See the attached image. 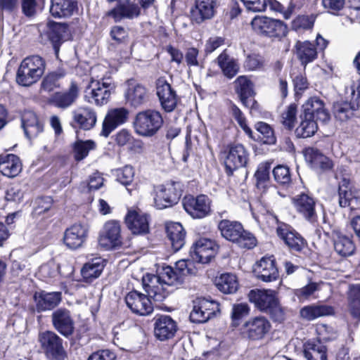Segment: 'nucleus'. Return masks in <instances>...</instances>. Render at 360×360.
Instances as JSON below:
<instances>
[{
	"mask_svg": "<svg viewBox=\"0 0 360 360\" xmlns=\"http://www.w3.org/2000/svg\"><path fill=\"white\" fill-rule=\"evenodd\" d=\"M166 231L174 250H179L185 244L186 232L182 225L178 222H171L167 225Z\"/></svg>",
	"mask_w": 360,
	"mask_h": 360,
	"instance_id": "ea45409f",
	"label": "nucleus"
},
{
	"mask_svg": "<svg viewBox=\"0 0 360 360\" xmlns=\"http://www.w3.org/2000/svg\"><path fill=\"white\" fill-rule=\"evenodd\" d=\"M271 169V164L269 162L261 163L257 172H255V176L257 180V188H265L266 183L269 179V172Z\"/></svg>",
	"mask_w": 360,
	"mask_h": 360,
	"instance_id": "4d7b16f0",
	"label": "nucleus"
},
{
	"mask_svg": "<svg viewBox=\"0 0 360 360\" xmlns=\"http://www.w3.org/2000/svg\"><path fill=\"white\" fill-rule=\"evenodd\" d=\"M221 236L240 248L252 249L257 245V239L252 233L245 231L241 223L237 221L221 219L217 224Z\"/></svg>",
	"mask_w": 360,
	"mask_h": 360,
	"instance_id": "f03ea898",
	"label": "nucleus"
},
{
	"mask_svg": "<svg viewBox=\"0 0 360 360\" xmlns=\"http://www.w3.org/2000/svg\"><path fill=\"white\" fill-rule=\"evenodd\" d=\"M219 249L214 241L200 238L191 248L190 255L194 262L207 264L210 262Z\"/></svg>",
	"mask_w": 360,
	"mask_h": 360,
	"instance_id": "4468645a",
	"label": "nucleus"
},
{
	"mask_svg": "<svg viewBox=\"0 0 360 360\" xmlns=\"http://www.w3.org/2000/svg\"><path fill=\"white\" fill-rule=\"evenodd\" d=\"M216 63L223 75L229 78L234 77L240 70V65L236 58L229 55L226 50L223 51L216 58Z\"/></svg>",
	"mask_w": 360,
	"mask_h": 360,
	"instance_id": "2f4dec72",
	"label": "nucleus"
},
{
	"mask_svg": "<svg viewBox=\"0 0 360 360\" xmlns=\"http://www.w3.org/2000/svg\"><path fill=\"white\" fill-rule=\"evenodd\" d=\"M22 13L27 18L34 16L39 10H42L45 0H20Z\"/></svg>",
	"mask_w": 360,
	"mask_h": 360,
	"instance_id": "864d4df0",
	"label": "nucleus"
},
{
	"mask_svg": "<svg viewBox=\"0 0 360 360\" xmlns=\"http://www.w3.org/2000/svg\"><path fill=\"white\" fill-rule=\"evenodd\" d=\"M95 148L96 143L93 141H77L73 147L75 160L77 161L83 160L88 155L89 151L95 149Z\"/></svg>",
	"mask_w": 360,
	"mask_h": 360,
	"instance_id": "3c124183",
	"label": "nucleus"
},
{
	"mask_svg": "<svg viewBox=\"0 0 360 360\" xmlns=\"http://www.w3.org/2000/svg\"><path fill=\"white\" fill-rule=\"evenodd\" d=\"M305 158L315 169L328 170L332 167L331 161L316 149L308 148Z\"/></svg>",
	"mask_w": 360,
	"mask_h": 360,
	"instance_id": "c03bdc74",
	"label": "nucleus"
},
{
	"mask_svg": "<svg viewBox=\"0 0 360 360\" xmlns=\"http://www.w3.org/2000/svg\"><path fill=\"white\" fill-rule=\"evenodd\" d=\"M297 115V105L290 104L287 110L282 113L281 122L288 129H292L295 126Z\"/></svg>",
	"mask_w": 360,
	"mask_h": 360,
	"instance_id": "bf43d9fd",
	"label": "nucleus"
},
{
	"mask_svg": "<svg viewBox=\"0 0 360 360\" xmlns=\"http://www.w3.org/2000/svg\"><path fill=\"white\" fill-rule=\"evenodd\" d=\"M333 313V309L324 304H310L302 307L300 311L302 319L310 321L317 318L330 315Z\"/></svg>",
	"mask_w": 360,
	"mask_h": 360,
	"instance_id": "a19ab883",
	"label": "nucleus"
},
{
	"mask_svg": "<svg viewBox=\"0 0 360 360\" xmlns=\"http://www.w3.org/2000/svg\"><path fill=\"white\" fill-rule=\"evenodd\" d=\"M129 111L124 108L110 109L103 122L101 134L108 137L118 126L124 124L128 117Z\"/></svg>",
	"mask_w": 360,
	"mask_h": 360,
	"instance_id": "5701e85b",
	"label": "nucleus"
},
{
	"mask_svg": "<svg viewBox=\"0 0 360 360\" xmlns=\"http://www.w3.org/2000/svg\"><path fill=\"white\" fill-rule=\"evenodd\" d=\"M231 113L233 117L236 119L238 124L243 129L245 134L252 137V130L247 125L245 117H244L241 110L236 105H233L231 106Z\"/></svg>",
	"mask_w": 360,
	"mask_h": 360,
	"instance_id": "774afa93",
	"label": "nucleus"
},
{
	"mask_svg": "<svg viewBox=\"0 0 360 360\" xmlns=\"http://www.w3.org/2000/svg\"><path fill=\"white\" fill-rule=\"evenodd\" d=\"M115 88V84L110 79L102 78L101 80L92 81L85 91V99L96 105H103L108 102L111 91Z\"/></svg>",
	"mask_w": 360,
	"mask_h": 360,
	"instance_id": "6e6552de",
	"label": "nucleus"
},
{
	"mask_svg": "<svg viewBox=\"0 0 360 360\" xmlns=\"http://www.w3.org/2000/svg\"><path fill=\"white\" fill-rule=\"evenodd\" d=\"M215 284L219 290L224 294H233L238 289V281L233 274H223L216 278Z\"/></svg>",
	"mask_w": 360,
	"mask_h": 360,
	"instance_id": "a18cd8bd",
	"label": "nucleus"
},
{
	"mask_svg": "<svg viewBox=\"0 0 360 360\" xmlns=\"http://www.w3.org/2000/svg\"><path fill=\"white\" fill-rule=\"evenodd\" d=\"M346 95L350 99V103L358 110L360 108V80L354 82L349 86L346 88Z\"/></svg>",
	"mask_w": 360,
	"mask_h": 360,
	"instance_id": "13d9d810",
	"label": "nucleus"
},
{
	"mask_svg": "<svg viewBox=\"0 0 360 360\" xmlns=\"http://www.w3.org/2000/svg\"><path fill=\"white\" fill-rule=\"evenodd\" d=\"M78 92L77 84L72 82L67 91L55 93L50 97L49 102L56 108L66 109L75 102Z\"/></svg>",
	"mask_w": 360,
	"mask_h": 360,
	"instance_id": "cd10ccee",
	"label": "nucleus"
},
{
	"mask_svg": "<svg viewBox=\"0 0 360 360\" xmlns=\"http://www.w3.org/2000/svg\"><path fill=\"white\" fill-rule=\"evenodd\" d=\"M256 277L266 283L275 281L278 278L279 272L274 256L263 257L255 265Z\"/></svg>",
	"mask_w": 360,
	"mask_h": 360,
	"instance_id": "dca6fc26",
	"label": "nucleus"
},
{
	"mask_svg": "<svg viewBox=\"0 0 360 360\" xmlns=\"http://www.w3.org/2000/svg\"><path fill=\"white\" fill-rule=\"evenodd\" d=\"M184 191L179 181H169L155 186L154 205L157 209L170 207L179 201Z\"/></svg>",
	"mask_w": 360,
	"mask_h": 360,
	"instance_id": "423d86ee",
	"label": "nucleus"
},
{
	"mask_svg": "<svg viewBox=\"0 0 360 360\" xmlns=\"http://www.w3.org/2000/svg\"><path fill=\"white\" fill-rule=\"evenodd\" d=\"M33 300L35 304L34 310L37 313H42L51 311L58 307L62 301V293L40 290L34 292Z\"/></svg>",
	"mask_w": 360,
	"mask_h": 360,
	"instance_id": "f3484780",
	"label": "nucleus"
},
{
	"mask_svg": "<svg viewBox=\"0 0 360 360\" xmlns=\"http://www.w3.org/2000/svg\"><path fill=\"white\" fill-rule=\"evenodd\" d=\"M191 273L186 260H179L174 267L163 266L158 275L148 274L143 277V288L147 295L136 290L129 292L125 302L131 311L141 316L150 314L153 310L151 300L162 302L172 291V287L181 285Z\"/></svg>",
	"mask_w": 360,
	"mask_h": 360,
	"instance_id": "f257e3e1",
	"label": "nucleus"
},
{
	"mask_svg": "<svg viewBox=\"0 0 360 360\" xmlns=\"http://www.w3.org/2000/svg\"><path fill=\"white\" fill-rule=\"evenodd\" d=\"M251 25L258 34L270 37H282L288 32L287 26L283 21L266 16H255L251 22Z\"/></svg>",
	"mask_w": 360,
	"mask_h": 360,
	"instance_id": "0eeeda50",
	"label": "nucleus"
},
{
	"mask_svg": "<svg viewBox=\"0 0 360 360\" xmlns=\"http://www.w3.org/2000/svg\"><path fill=\"white\" fill-rule=\"evenodd\" d=\"M110 36L111 39L117 44H122L127 40L129 33L124 27L120 25H115L111 27Z\"/></svg>",
	"mask_w": 360,
	"mask_h": 360,
	"instance_id": "338daca9",
	"label": "nucleus"
},
{
	"mask_svg": "<svg viewBox=\"0 0 360 360\" xmlns=\"http://www.w3.org/2000/svg\"><path fill=\"white\" fill-rule=\"evenodd\" d=\"M338 203L340 207H349L353 210L360 209V191L349 188V181L343 179L339 184Z\"/></svg>",
	"mask_w": 360,
	"mask_h": 360,
	"instance_id": "a211bd4d",
	"label": "nucleus"
},
{
	"mask_svg": "<svg viewBox=\"0 0 360 360\" xmlns=\"http://www.w3.org/2000/svg\"><path fill=\"white\" fill-rule=\"evenodd\" d=\"M218 313H219L218 302L204 297H199L193 302L190 319L194 323H205Z\"/></svg>",
	"mask_w": 360,
	"mask_h": 360,
	"instance_id": "9d476101",
	"label": "nucleus"
},
{
	"mask_svg": "<svg viewBox=\"0 0 360 360\" xmlns=\"http://www.w3.org/2000/svg\"><path fill=\"white\" fill-rule=\"evenodd\" d=\"M349 299L352 314L360 319V284L349 285Z\"/></svg>",
	"mask_w": 360,
	"mask_h": 360,
	"instance_id": "603ef678",
	"label": "nucleus"
},
{
	"mask_svg": "<svg viewBox=\"0 0 360 360\" xmlns=\"http://www.w3.org/2000/svg\"><path fill=\"white\" fill-rule=\"evenodd\" d=\"M46 68L44 59L34 55L25 58L21 62L16 75V82L23 86L36 83L44 75Z\"/></svg>",
	"mask_w": 360,
	"mask_h": 360,
	"instance_id": "7ed1b4c3",
	"label": "nucleus"
},
{
	"mask_svg": "<svg viewBox=\"0 0 360 360\" xmlns=\"http://www.w3.org/2000/svg\"><path fill=\"white\" fill-rule=\"evenodd\" d=\"M269 321L263 316L250 317L241 326L240 330L243 337L250 340L263 339L271 329Z\"/></svg>",
	"mask_w": 360,
	"mask_h": 360,
	"instance_id": "1a4fd4ad",
	"label": "nucleus"
},
{
	"mask_svg": "<svg viewBox=\"0 0 360 360\" xmlns=\"http://www.w3.org/2000/svg\"><path fill=\"white\" fill-rule=\"evenodd\" d=\"M68 27L65 24L53 23L50 25L46 35L51 42L56 53L59 51L60 44L65 40Z\"/></svg>",
	"mask_w": 360,
	"mask_h": 360,
	"instance_id": "37998d69",
	"label": "nucleus"
},
{
	"mask_svg": "<svg viewBox=\"0 0 360 360\" xmlns=\"http://www.w3.org/2000/svg\"><path fill=\"white\" fill-rule=\"evenodd\" d=\"M88 236V229L82 224H75L66 229L63 240L67 248L76 250L82 247Z\"/></svg>",
	"mask_w": 360,
	"mask_h": 360,
	"instance_id": "6ab92c4d",
	"label": "nucleus"
},
{
	"mask_svg": "<svg viewBox=\"0 0 360 360\" xmlns=\"http://www.w3.org/2000/svg\"><path fill=\"white\" fill-rule=\"evenodd\" d=\"M65 76V72L62 70L51 72L46 75L42 80L41 89L46 91L50 92L56 88L60 86V79Z\"/></svg>",
	"mask_w": 360,
	"mask_h": 360,
	"instance_id": "09e8293b",
	"label": "nucleus"
},
{
	"mask_svg": "<svg viewBox=\"0 0 360 360\" xmlns=\"http://www.w3.org/2000/svg\"><path fill=\"white\" fill-rule=\"evenodd\" d=\"M148 91L146 88L139 84H130L125 92L127 102L133 107H139L148 101Z\"/></svg>",
	"mask_w": 360,
	"mask_h": 360,
	"instance_id": "e433bc0d",
	"label": "nucleus"
},
{
	"mask_svg": "<svg viewBox=\"0 0 360 360\" xmlns=\"http://www.w3.org/2000/svg\"><path fill=\"white\" fill-rule=\"evenodd\" d=\"M273 175L276 181L280 184H287L291 181L289 168L283 165H278L273 169Z\"/></svg>",
	"mask_w": 360,
	"mask_h": 360,
	"instance_id": "e2e57ef3",
	"label": "nucleus"
},
{
	"mask_svg": "<svg viewBox=\"0 0 360 360\" xmlns=\"http://www.w3.org/2000/svg\"><path fill=\"white\" fill-rule=\"evenodd\" d=\"M163 124L161 113L155 110L148 109L138 112L133 122L135 132L142 136H154Z\"/></svg>",
	"mask_w": 360,
	"mask_h": 360,
	"instance_id": "39448f33",
	"label": "nucleus"
},
{
	"mask_svg": "<svg viewBox=\"0 0 360 360\" xmlns=\"http://www.w3.org/2000/svg\"><path fill=\"white\" fill-rule=\"evenodd\" d=\"M140 14L139 6L130 0L120 1L116 6L108 13V15L112 17L115 22H120L123 19L132 20L138 18Z\"/></svg>",
	"mask_w": 360,
	"mask_h": 360,
	"instance_id": "412c9836",
	"label": "nucleus"
},
{
	"mask_svg": "<svg viewBox=\"0 0 360 360\" xmlns=\"http://www.w3.org/2000/svg\"><path fill=\"white\" fill-rule=\"evenodd\" d=\"M177 331V324L169 316L162 315L155 320L154 335L160 341L173 338Z\"/></svg>",
	"mask_w": 360,
	"mask_h": 360,
	"instance_id": "b1692460",
	"label": "nucleus"
},
{
	"mask_svg": "<svg viewBox=\"0 0 360 360\" xmlns=\"http://www.w3.org/2000/svg\"><path fill=\"white\" fill-rule=\"evenodd\" d=\"M250 307L247 303L234 304L232 307L231 318L232 326L237 327L240 324V321L250 314Z\"/></svg>",
	"mask_w": 360,
	"mask_h": 360,
	"instance_id": "5fc2aeb1",
	"label": "nucleus"
},
{
	"mask_svg": "<svg viewBox=\"0 0 360 360\" xmlns=\"http://www.w3.org/2000/svg\"><path fill=\"white\" fill-rule=\"evenodd\" d=\"M134 172L131 166L126 165L116 170L117 180L124 186L130 185L134 179Z\"/></svg>",
	"mask_w": 360,
	"mask_h": 360,
	"instance_id": "052dcab7",
	"label": "nucleus"
},
{
	"mask_svg": "<svg viewBox=\"0 0 360 360\" xmlns=\"http://www.w3.org/2000/svg\"><path fill=\"white\" fill-rule=\"evenodd\" d=\"M331 237L333 240L334 249L339 255L348 257L354 253L355 246L349 237L342 234L338 230L333 231Z\"/></svg>",
	"mask_w": 360,
	"mask_h": 360,
	"instance_id": "473e14b6",
	"label": "nucleus"
},
{
	"mask_svg": "<svg viewBox=\"0 0 360 360\" xmlns=\"http://www.w3.org/2000/svg\"><path fill=\"white\" fill-rule=\"evenodd\" d=\"M236 90L239 94L241 101L244 105L247 104L248 98L253 94V84L246 76H240L235 81Z\"/></svg>",
	"mask_w": 360,
	"mask_h": 360,
	"instance_id": "de8ad7c7",
	"label": "nucleus"
},
{
	"mask_svg": "<svg viewBox=\"0 0 360 360\" xmlns=\"http://www.w3.org/2000/svg\"><path fill=\"white\" fill-rule=\"evenodd\" d=\"M129 229L134 234H145L149 231L148 215L136 211H129L125 217Z\"/></svg>",
	"mask_w": 360,
	"mask_h": 360,
	"instance_id": "c85d7f7f",
	"label": "nucleus"
},
{
	"mask_svg": "<svg viewBox=\"0 0 360 360\" xmlns=\"http://www.w3.org/2000/svg\"><path fill=\"white\" fill-rule=\"evenodd\" d=\"M77 8L74 0H51L50 13L54 18H67L72 15Z\"/></svg>",
	"mask_w": 360,
	"mask_h": 360,
	"instance_id": "72a5a7b5",
	"label": "nucleus"
},
{
	"mask_svg": "<svg viewBox=\"0 0 360 360\" xmlns=\"http://www.w3.org/2000/svg\"><path fill=\"white\" fill-rule=\"evenodd\" d=\"M37 340L41 352L48 360H65L67 352L63 340L54 331L46 330L40 332Z\"/></svg>",
	"mask_w": 360,
	"mask_h": 360,
	"instance_id": "20e7f679",
	"label": "nucleus"
},
{
	"mask_svg": "<svg viewBox=\"0 0 360 360\" xmlns=\"http://www.w3.org/2000/svg\"><path fill=\"white\" fill-rule=\"evenodd\" d=\"M302 114L321 123H326L330 119V114L325 107L324 102L316 96L309 98L303 104Z\"/></svg>",
	"mask_w": 360,
	"mask_h": 360,
	"instance_id": "4be33fe9",
	"label": "nucleus"
},
{
	"mask_svg": "<svg viewBox=\"0 0 360 360\" xmlns=\"http://www.w3.org/2000/svg\"><path fill=\"white\" fill-rule=\"evenodd\" d=\"M182 204L186 212L194 219H202L210 212V202L207 195H199L196 198L186 195Z\"/></svg>",
	"mask_w": 360,
	"mask_h": 360,
	"instance_id": "ddd939ff",
	"label": "nucleus"
},
{
	"mask_svg": "<svg viewBox=\"0 0 360 360\" xmlns=\"http://www.w3.org/2000/svg\"><path fill=\"white\" fill-rule=\"evenodd\" d=\"M99 243L107 248L121 244L120 226L117 221H109L105 224L99 237Z\"/></svg>",
	"mask_w": 360,
	"mask_h": 360,
	"instance_id": "a878e982",
	"label": "nucleus"
},
{
	"mask_svg": "<svg viewBox=\"0 0 360 360\" xmlns=\"http://www.w3.org/2000/svg\"><path fill=\"white\" fill-rule=\"evenodd\" d=\"M22 198L23 191L20 184H13L7 188L5 195L7 201L20 202Z\"/></svg>",
	"mask_w": 360,
	"mask_h": 360,
	"instance_id": "69168bd1",
	"label": "nucleus"
},
{
	"mask_svg": "<svg viewBox=\"0 0 360 360\" xmlns=\"http://www.w3.org/2000/svg\"><path fill=\"white\" fill-rule=\"evenodd\" d=\"M249 155V152L243 145L240 143L231 145L224 160L226 174L231 176L235 170L246 167Z\"/></svg>",
	"mask_w": 360,
	"mask_h": 360,
	"instance_id": "9b49d317",
	"label": "nucleus"
},
{
	"mask_svg": "<svg viewBox=\"0 0 360 360\" xmlns=\"http://www.w3.org/2000/svg\"><path fill=\"white\" fill-rule=\"evenodd\" d=\"M270 314L271 319L274 321L282 322L285 319V312L284 308H283L278 300L265 311Z\"/></svg>",
	"mask_w": 360,
	"mask_h": 360,
	"instance_id": "0e129e2a",
	"label": "nucleus"
},
{
	"mask_svg": "<svg viewBox=\"0 0 360 360\" xmlns=\"http://www.w3.org/2000/svg\"><path fill=\"white\" fill-rule=\"evenodd\" d=\"M157 96L162 108L166 112H172L176 107L179 98L171 85L163 77L156 82Z\"/></svg>",
	"mask_w": 360,
	"mask_h": 360,
	"instance_id": "2eb2a0df",
	"label": "nucleus"
},
{
	"mask_svg": "<svg viewBox=\"0 0 360 360\" xmlns=\"http://www.w3.org/2000/svg\"><path fill=\"white\" fill-rule=\"evenodd\" d=\"M22 170L20 158L14 154H2L0 155V172L5 176L13 178Z\"/></svg>",
	"mask_w": 360,
	"mask_h": 360,
	"instance_id": "c756f323",
	"label": "nucleus"
},
{
	"mask_svg": "<svg viewBox=\"0 0 360 360\" xmlns=\"http://www.w3.org/2000/svg\"><path fill=\"white\" fill-rule=\"evenodd\" d=\"M72 115L74 122L84 130L92 129L96 123V113L90 108H78L72 112Z\"/></svg>",
	"mask_w": 360,
	"mask_h": 360,
	"instance_id": "7c9ffc66",
	"label": "nucleus"
},
{
	"mask_svg": "<svg viewBox=\"0 0 360 360\" xmlns=\"http://www.w3.org/2000/svg\"><path fill=\"white\" fill-rule=\"evenodd\" d=\"M249 301L259 311L265 312L276 301V292L271 290L254 289L248 293Z\"/></svg>",
	"mask_w": 360,
	"mask_h": 360,
	"instance_id": "393cba45",
	"label": "nucleus"
},
{
	"mask_svg": "<svg viewBox=\"0 0 360 360\" xmlns=\"http://www.w3.org/2000/svg\"><path fill=\"white\" fill-rule=\"evenodd\" d=\"M333 109L335 118L341 122L347 121L354 115V112L357 110L353 108L350 102L347 101L336 103Z\"/></svg>",
	"mask_w": 360,
	"mask_h": 360,
	"instance_id": "8fccbe9b",
	"label": "nucleus"
},
{
	"mask_svg": "<svg viewBox=\"0 0 360 360\" xmlns=\"http://www.w3.org/2000/svg\"><path fill=\"white\" fill-rule=\"evenodd\" d=\"M276 233L291 251L300 252L307 245L305 240L301 235L287 224L278 226Z\"/></svg>",
	"mask_w": 360,
	"mask_h": 360,
	"instance_id": "aec40b11",
	"label": "nucleus"
},
{
	"mask_svg": "<svg viewBox=\"0 0 360 360\" xmlns=\"http://www.w3.org/2000/svg\"><path fill=\"white\" fill-rule=\"evenodd\" d=\"M303 352L307 360H328L326 346L319 340L307 342Z\"/></svg>",
	"mask_w": 360,
	"mask_h": 360,
	"instance_id": "4c0bfd02",
	"label": "nucleus"
},
{
	"mask_svg": "<svg viewBox=\"0 0 360 360\" xmlns=\"http://www.w3.org/2000/svg\"><path fill=\"white\" fill-rule=\"evenodd\" d=\"M300 123L295 130L298 137L308 138L313 136L318 129V120L308 117L304 114L300 115Z\"/></svg>",
	"mask_w": 360,
	"mask_h": 360,
	"instance_id": "49530a36",
	"label": "nucleus"
},
{
	"mask_svg": "<svg viewBox=\"0 0 360 360\" xmlns=\"http://www.w3.org/2000/svg\"><path fill=\"white\" fill-rule=\"evenodd\" d=\"M22 126L29 139L36 137L43 131V125L38 121L36 114L32 111L25 112L22 116Z\"/></svg>",
	"mask_w": 360,
	"mask_h": 360,
	"instance_id": "58836bf2",
	"label": "nucleus"
},
{
	"mask_svg": "<svg viewBox=\"0 0 360 360\" xmlns=\"http://www.w3.org/2000/svg\"><path fill=\"white\" fill-rule=\"evenodd\" d=\"M104 268L101 258H94L84 264L81 269L83 280L87 283L92 282L99 277Z\"/></svg>",
	"mask_w": 360,
	"mask_h": 360,
	"instance_id": "79ce46f5",
	"label": "nucleus"
},
{
	"mask_svg": "<svg viewBox=\"0 0 360 360\" xmlns=\"http://www.w3.org/2000/svg\"><path fill=\"white\" fill-rule=\"evenodd\" d=\"M255 129L262 136L260 139L264 143L271 145L276 143V136L270 125L263 122H259L255 124Z\"/></svg>",
	"mask_w": 360,
	"mask_h": 360,
	"instance_id": "6e6d98bb",
	"label": "nucleus"
},
{
	"mask_svg": "<svg viewBox=\"0 0 360 360\" xmlns=\"http://www.w3.org/2000/svg\"><path fill=\"white\" fill-rule=\"evenodd\" d=\"M317 290H319V284L311 282L302 288L296 289L295 290V295L300 300L304 301L309 299Z\"/></svg>",
	"mask_w": 360,
	"mask_h": 360,
	"instance_id": "680f3d73",
	"label": "nucleus"
},
{
	"mask_svg": "<svg viewBox=\"0 0 360 360\" xmlns=\"http://www.w3.org/2000/svg\"><path fill=\"white\" fill-rule=\"evenodd\" d=\"M53 328L65 338L75 333V321L71 311L65 307L55 309L51 316Z\"/></svg>",
	"mask_w": 360,
	"mask_h": 360,
	"instance_id": "f8f14e48",
	"label": "nucleus"
},
{
	"mask_svg": "<svg viewBox=\"0 0 360 360\" xmlns=\"http://www.w3.org/2000/svg\"><path fill=\"white\" fill-rule=\"evenodd\" d=\"M217 8V0H195V8L191 11L192 19L196 23L212 18Z\"/></svg>",
	"mask_w": 360,
	"mask_h": 360,
	"instance_id": "bb28decb",
	"label": "nucleus"
},
{
	"mask_svg": "<svg viewBox=\"0 0 360 360\" xmlns=\"http://www.w3.org/2000/svg\"><path fill=\"white\" fill-rule=\"evenodd\" d=\"M295 205L297 211L306 219L310 221H314L316 219L315 201L311 197L302 193L295 199Z\"/></svg>",
	"mask_w": 360,
	"mask_h": 360,
	"instance_id": "f704fd0d",
	"label": "nucleus"
},
{
	"mask_svg": "<svg viewBox=\"0 0 360 360\" xmlns=\"http://www.w3.org/2000/svg\"><path fill=\"white\" fill-rule=\"evenodd\" d=\"M295 48L297 58L304 67L317 58V49L314 44L309 41H297Z\"/></svg>",
	"mask_w": 360,
	"mask_h": 360,
	"instance_id": "c9c22d12",
	"label": "nucleus"
}]
</instances>
